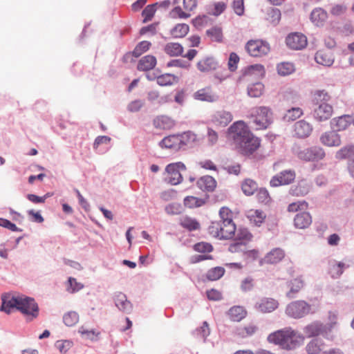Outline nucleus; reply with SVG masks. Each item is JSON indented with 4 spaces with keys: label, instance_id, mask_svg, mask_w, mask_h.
<instances>
[{
    "label": "nucleus",
    "instance_id": "obj_1",
    "mask_svg": "<svg viewBox=\"0 0 354 354\" xmlns=\"http://www.w3.org/2000/svg\"><path fill=\"white\" fill-rule=\"evenodd\" d=\"M329 96L324 91H317L313 99L315 107L311 114L315 120L318 122H323L328 120L333 113L331 105L326 103Z\"/></svg>",
    "mask_w": 354,
    "mask_h": 354
},
{
    "label": "nucleus",
    "instance_id": "obj_2",
    "mask_svg": "<svg viewBox=\"0 0 354 354\" xmlns=\"http://www.w3.org/2000/svg\"><path fill=\"white\" fill-rule=\"evenodd\" d=\"M234 140L240 153L244 156L252 154L260 146V140L255 137L249 130L239 133Z\"/></svg>",
    "mask_w": 354,
    "mask_h": 354
},
{
    "label": "nucleus",
    "instance_id": "obj_3",
    "mask_svg": "<svg viewBox=\"0 0 354 354\" xmlns=\"http://www.w3.org/2000/svg\"><path fill=\"white\" fill-rule=\"evenodd\" d=\"M315 313L312 306L304 300L292 301L286 308V314L293 319H301Z\"/></svg>",
    "mask_w": 354,
    "mask_h": 354
},
{
    "label": "nucleus",
    "instance_id": "obj_4",
    "mask_svg": "<svg viewBox=\"0 0 354 354\" xmlns=\"http://www.w3.org/2000/svg\"><path fill=\"white\" fill-rule=\"evenodd\" d=\"M17 310L27 317L29 320H32L38 317L39 307L33 297L21 295Z\"/></svg>",
    "mask_w": 354,
    "mask_h": 354
},
{
    "label": "nucleus",
    "instance_id": "obj_5",
    "mask_svg": "<svg viewBox=\"0 0 354 354\" xmlns=\"http://www.w3.org/2000/svg\"><path fill=\"white\" fill-rule=\"evenodd\" d=\"M295 153L299 159L305 162H318L323 160L326 156L324 149L319 146L298 147Z\"/></svg>",
    "mask_w": 354,
    "mask_h": 354
},
{
    "label": "nucleus",
    "instance_id": "obj_6",
    "mask_svg": "<svg viewBox=\"0 0 354 354\" xmlns=\"http://www.w3.org/2000/svg\"><path fill=\"white\" fill-rule=\"evenodd\" d=\"M336 324V322L331 321L330 323L324 324L321 322L315 321L306 326L304 328V333L308 337H317L322 335L328 338L330 333Z\"/></svg>",
    "mask_w": 354,
    "mask_h": 354
},
{
    "label": "nucleus",
    "instance_id": "obj_7",
    "mask_svg": "<svg viewBox=\"0 0 354 354\" xmlns=\"http://www.w3.org/2000/svg\"><path fill=\"white\" fill-rule=\"evenodd\" d=\"M245 49L252 57H261L270 52V45L263 40H250L245 44Z\"/></svg>",
    "mask_w": 354,
    "mask_h": 354
},
{
    "label": "nucleus",
    "instance_id": "obj_8",
    "mask_svg": "<svg viewBox=\"0 0 354 354\" xmlns=\"http://www.w3.org/2000/svg\"><path fill=\"white\" fill-rule=\"evenodd\" d=\"M186 166L182 162H176L168 164L165 167L166 172L171 176L169 183L173 185H176L183 182V178L180 171H185Z\"/></svg>",
    "mask_w": 354,
    "mask_h": 354
},
{
    "label": "nucleus",
    "instance_id": "obj_9",
    "mask_svg": "<svg viewBox=\"0 0 354 354\" xmlns=\"http://www.w3.org/2000/svg\"><path fill=\"white\" fill-rule=\"evenodd\" d=\"M286 44L292 50H301L307 46V38L302 33L292 32L286 37Z\"/></svg>",
    "mask_w": 354,
    "mask_h": 354
},
{
    "label": "nucleus",
    "instance_id": "obj_10",
    "mask_svg": "<svg viewBox=\"0 0 354 354\" xmlns=\"http://www.w3.org/2000/svg\"><path fill=\"white\" fill-rule=\"evenodd\" d=\"M295 178V173L292 170H284L279 174L274 176L270 181L271 187H277L278 186L290 184Z\"/></svg>",
    "mask_w": 354,
    "mask_h": 354
},
{
    "label": "nucleus",
    "instance_id": "obj_11",
    "mask_svg": "<svg viewBox=\"0 0 354 354\" xmlns=\"http://www.w3.org/2000/svg\"><path fill=\"white\" fill-rule=\"evenodd\" d=\"M19 295H13L10 293H3L1 295V306L0 310L10 314L12 309L17 310L19 305Z\"/></svg>",
    "mask_w": 354,
    "mask_h": 354
},
{
    "label": "nucleus",
    "instance_id": "obj_12",
    "mask_svg": "<svg viewBox=\"0 0 354 354\" xmlns=\"http://www.w3.org/2000/svg\"><path fill=\"white\" fill-rule=\"evenodd\" d=\"M304 341V337L293 330L288 329L285 338L283 349L290 351L299 346Z\"/></svg>",
    "mask_w": 354,
    "mask_h": 354
},
{
    "label": "nucleus",
    "instance_id": "obj_13",
    "mask_svg": "<svg viewBox=\"0 0 354 354\" xmlns=\"http://www.w3.org/2000/svg\"><path fill=\"white\" fill-rule=\"evenodd\" d=\"M113 301L118 310L124 313L129 314L133 310V305L127 299V295L122 292H115L113 295Z\"/></svg>",
    "mask_w": 354,
    "mask_h": 354
},
{
    "label": "nucleus",
    "instance_id": "obj_14",
    "mask_svg": "<svg viewBox=\"0 0 354 354\" xmlns=\"http://www.w3.org/2000/svg\"><path fill=\"white\" fill-rule=\"evenodd\" d=\"M294 136L298 138H306L313 131L312 125L304 120L297 121L294 124Z\"/></svg>",
    "mask_w": 354,
    "mask_h": 354
},
{
    "label": "nucleus",
    "instance_id": "obj_15",
    "mask_svg": "<svg viewBox=\"0 0 354 354\" xmlns=\"http://www.w3.org/2000/svg\"><path fill=\"white\" fill-rule=\"evenodd\" d=\"M320 142L327 147H339L341 143V138L336 131H326L320 137Z\"/></svg>",
    "mask_w": 354,
    "mask_h": 354
},
{
    "label": "nucleus",
    "instance_id": "obj_16",
    "mask_svg": "<svg viewBox=\"0 0 354 354\" xmlns=\"http://www.w3.org/2000/svg\"><path fill=\"white\" fill-rule=\"evenodd\" d=\"M232 120L230 112L226 111H216L212 116V122L216 127H225Z\"/></svg>",
    "mask_w": 354,
    "mask_h": 354
},
{
    "label": "nucleus",
    "instance_id": "obj_17",
    "mask_svg": "<svg viewBox=\"0 0 354 354\" xmlns=\"http://www.w3.org/2000/svg\"><path fill=\"white\" fill-rule=\"evenodd\" d=\"M217 182L211 176L206 175L201 176L196 181V186L203 192H212L215 190Z\"/></svg>",
    "mask_w": 354,
    "mask_h": 354
},
{
    "label": "nucleus",
    "instance_id": "obj_18",
    "mask_svg": "<svg viewBox=\"0 0 354 354\" xmlns=\"http://www.w3.org/2000/svg\"><path fill=\"white\" fill-rule=\"evenodd\" d=\"M279 303L272 298L263 297L257 303L256 308L261 313H268L278 308Z\"/></svg>",
    "mask_w": 354,
    "mask_h": 354
},
{
    "label": "nucleus",
    "instance_id": "obj_19",
    "mask_svg": "<svg viewBox=\"0 0 354 354\" xmlns=\"http://www.w3.org/2000/svg\"><path fill=\"white\" fill-rule=\"evenodd\" d=\"M312 223V216L309 212H298L294 218V225L296 228L306 229Z\"/></svg>",
    "mask_w": 354,
    "mask_h": 354
},
{
    "label": "nucleus",
    "instance_id": "obj_20",
    "mask_svg": "<svg viewBox=\"0 0 354 354\" xmlns=\"http://www.w3.org/2000/svg\"><path fill=\"white\" fill-rule=\"evenodd\" d=\"M351 116L349 115H343L338 118L332 119L330 121V126L333 130L337 132L346 129L348 126L351 124Z\"/></svg>",
    "mask_w": 354,
    "mask_h": 354
},
{
    "label": "nucleus",
    "instance_id": "obj_21",
    "mask_svg": "<svg viewBox=\"0 0 354 354\" xmlns=\"http://www.w3.org/2000/svg\"><path fill=\"white\" fill-rule=\"evenodd\" d=\"M310 189V185L306 180H301L297 185H292L289 191V194L295 196H304L306 195Z\"/></svg>",
    "mask_w": 354,
    "mask_h": 354
},
{
    "label": "nucleus",
    "instance_id": "obj_22",
    "mask_svg": "<svg viewBox=\"0 0 354 354\" xmlns=\"http://www.w3.org/2000/svg\"><path fill=\"white\" fill-rule=\"evenodd\" d=\"M194 97L195 100L208 102H214L218 99V95L213 93L210 88L199 89L194 93Z\"/></svg>",
    "mask_w": 354,
    "mask_h": 354
},
{
    "label": "nucleus",
    "instance_id": "obj_23",
    "mask_svg": "<svg viewBox=\"0 0 354 354\" xmlns=\"http://www.w3.org/2000/svg\"><path fill=\"white\" fill-rule=\"evenodd\" d=\"M337 160H347L348 162L354 161V145H347L339 149L335 155Z\"/></svg>",
    "mask_w": 354,
    "mask_h": 354
},
{
    "label": "nucleus",
    "instance_id": "obj_24",
    "mask_svg": "<svg viewBox=\"0 0 354 354\" xmlns=\"http://www.w3.org/2000/svg\"><path fill=\"white\" fill-rule=\"evenodd\" d=\"M218 63L213 57H207L197 63V68L201 72H209L216 70Z\"/></svg>",
    "mask_w": 354,
    "mask_h": 354
},
{
    "label": "nucleus",
    "instance_id": "obj_25",
    "mask_svg": "<svg viewBox=\"0 0 354 354\" xmlns=\"http://www.w3.org/2000/svg\"><path fill=\"white\" fill-rule=\"evenodd\" d=\"M209 198V194H205L204 198H197L193 196H188L184 198V205L188 208H196L205 205Z\"/></svg>",
    "mask_w": 354,
    "mask_h": 354
},
{
    "label": "nucleus",
    "instance_id": "obj_26",
    "mask_svg": "<svg viewBox=\"0 0 354 354\" xmlns=\"http://www.w3.org/2000/svg\"><path fill=\"white\" fill-rule=\"evenodd\" d=\"M157 63L155 56L148 55L142 57L138 62L137 68L140 71H148L153 69Z\"/></svg>",
    "mask_w": 354,
    "mask_h": 354
},
{
    "label": "nucleus",
    "instance_id": "obj_27",
    "mask_svg": "<svg viewBox=\"0 0 354 354\" xmlns=\"http://www.w3.org/2000/svg\"><path fill=\"white\" fill-rule=\"evenodd\" d=\"M227 315L232 322H241L247 315L246 310L241 306H234L229 309Z\"/></svg>",
    "mask_w": 354,
    "mask_h": 354
},
{
    "label": "nucleus",
    "instance_id": "obj_28",
    "mask_svg": "<svg viewBox=\"0 0 354 354\" xmlns=\"http://www.w3.org/2000/svg\"><path fill=\"white\" fill-rule=\"evenodd\" d=\"M285 256L284 251L279 248L272 250L266 254L264 261L268 264H275L281 261Z\"/></svg>",
    "mask_w": 354,
    "mask_h": 354
},
{
    "label": "nucleus",
    "instance_id": "obj_29",
    "mask_svg": "<svg viewBox=\"0 0 354 354\" xmlns=\"http://www.w3.org/2000/svg\"><path fill=\"white\" fill-rule=\"evenodd\" d=\"M288 329L278 330L274 333H270L268 336V341L270 343H273L275 345H279L282 348L284 345L285 338L286 336Z\"/></svg>",
    "mask_w": 354,
    "mask_h": 354
},
{
    "label": "nucleus",
    "instance_id": "obj_30",
    "mask_svg": "<svg viewBox=\"0 0 354 354\" xmlns=\"http://www.w3.org/2000/svg\"><path fill=\"white\" fill-rule=\"evenodd\" d=\"M179 139V137H178L176 135H170L169 136L165 137L162 140H161L158 145L161 148L179 150L180 149H178V142H182Z\"/></svg>",
    "mask_w": 354,
    "mask_h": 354
},
{
    "label": "nucleus",
    "instance_id": "obj_31",
    "mask_svg": "<svg viewBox=\"0 0 354 354\" xmlns=\"http://www.w3.org/2000/svg\"><path fill=\"white\" fill-rule=\"evenodd\" d=\"M327 18V12L321 8H315L310 13V19L316 26H322Z\"/></svg>",
    "mask_w": 354,
    "mask_h": 354
},
{
    "label": "nucleus",
    "instance_id": "obj_32",
    "mask_svg": "<svg viewBox=\"0 0 354 354\" xmlns=\"http://www.w3.org/2000/svg\"><path fill=\"white\" fill-rule=\"evenodd\" d=\"M287 285L290 288V290L286 293V296L292 299L294 297V295L299 292L303 288L304 281L301 277H297L288 281Z\"/></svg>",
    "mask_w": 354,
    "mask_h": 354
},
{
    "label": "nucleus",
    "instance_id": "obj_33",
    "mask_svg": "<svg viewBox=\"0 0 354 354\" xmlns=\"http://www.w3.org/2000/svg\"><path fill=\"white\" fill-rule=\"evenodd\" d=\"M324 346V341L319 337L313 338L306 346L308 354H319Z\"/></svg>",
    "mask_w": 354,
    "mask_h": 354
},
{
    "label": "nucleus",
    "instance_id": "obj_34",
    "mask_svg": "<svg viewBox=\"0 0 354 354\" xmlns=\"http://www.w3.org/2000/svg\"><path fill=\"white\" fill-rule=\"evenodd\" d=\"M241 73L243 77L252 75L262 76L265 73V68L264 66L260 64H252L242 69Z\"/></svg>",
    "mask_w": 354,
    "mask_h": 354
},
{
    "label": "nucleus",
    "instance_id": "obj_35",
    "mask_svg": "<svg viewBox=\"0 0 354 354\" xmlns=\"http://www.w3.org/2000/svg\"><path fill=\"white\" fill-rule=\"evenodd\" d=\"M164 50L170 57L182 56L184 48L179 43H168L165 45Z\"/></svg>",
    "mask_w": 354,
    "mask_h": 354
},
{
    "label": "nucleus",
    "instance_id": "obj_36",
    "mask_svg": "<svg viewBox=\"0 0 354 354\" xmlns=\"http://www.w3.org/2000/svg\"><path fill=\"white\" fill-rule=\"evenodd\" d=\"M259 186L256 181L250 178L245 179L241 184V189L246 196H252L258 190Z\"/></svg>",
    "mask_w": 354,
    "mask_h": 354
},
{
    "label": "nucleus",
    "instance_id": "obj_37",
    "mask_svg": "<svg viewBox=\"0 0 354 354\" xmlns=\"http://www.w3.org/2000/svg\"><path fill=\"white\" fill-rule=\"evenodd\" d=\"M315 59L318 64L325 66H330L334 62V59L330 53L323 51L317 52L315 56Z\"/></svg>",
    "mask_w": 354,
    "mask_h": 354
},
{
    "label": "nucleus",
    "instance_id": "obj_38",
    "mask_svg": "<svg viewBox=\"0 0 354 354\" xmlns=\"http://www.w3.org/2000/svg\"><path fill=\"white\" fill-rule=\"evenodd\" d=\"M153 124L156 129H166L173 127L174 121L167 116L161 115L156 118L153 120Z\"/></svg>",
    "mask_w": 354,
    "mask_h": 354
},
{
    "label": "nucleus",
    "instance_id": "obj_39",
    "mask_svg": "<svg viewBox=\"0 0 354 354\" xmlns=\"http://www.w3.org/2000/svg\"><path fill=\"white\" fill-rule=\"evenodd\" d=\"M222 228L223 230L221 231V235L220 236L221 240L231 239L235 236L236 228L234 221L230 224H222Z\"/></svg>",
    "mask_w": 354,
    "mask_h": 354
},
{
    "label": "nucleus",
    "instance_id": "obj_40",
    "mask_svg": "<svg viewBox=\"0 0 354 354\" xmlns=\"http://www.w3.org/2000/svg\"><path fill=\"white\" fill-rule=\"evenodd\" d=\"M225 270L221 266H216L209 269L205 274L206 279L208 281H216L220 279L225 274Z\"/></svg>",
    "mask_w": 354,
    "mask_h": 354
},
{
    "label": "nucleus",
    "instance_id": "obj_41",
    "mask_svg": "<svg viewBox=\"0 0 354 354\" xmlns=\"http://www.w3.org/2000/svg\"><path fill=\"white\" fill-rule=\"evenodd\" d=\"M179 81L178 77L171 73L161 74L158 77V84L161 86L172 85L174 82L177 83Z\"/></svg>",
    "mask_w": 354,
    "mask_h": 354
},
{
    "label": "nucleus",
    "instance_id": "obj_42",
    "mask_svg": "<svg viewBox=\"0 0 354 354\" xmlns=\"http://www.w3.org/2000/svg\"><path fill=\"white\" fill-rule=\"evenodd\" d=\"M189 31V26L186 24H178L171 30L170 33L174 38L184 37Z\"/></svg>",
    "mask_w": 354,
    "mask_h": 354
},
{
    "label": "nucleus",
    "instance_id": "obj_43",
    "mask_svg": "<svg viewBox=\"0 0 354 354\" xmlns=\"http://www.w3.org/2000/svg\"><path fill=\"white\" fill-rule=\"evenodd\" d=\"M263 88L264 85L260 82L251 84L248 86V95L251 97H259L262 95Z\"/></svg>",
    "mask_w": 354,
    "mask_h": 354
},
{
    "label": "nucleus",
    "instance_id": "obj_44",
    "mask_svg": "<svg viewBox=\"0 0 354 354\" xmlns=\"http://www.w3.org/2000/svg\"><path fill=\"white\" fill-rule=\"evenodd\" d=\"M277 73L281 76H287L295 71V65L291 62H281L277 66Z\"/></svg>",
    "mask_w": 354,
    "mask_h": 354
},
{
    "label": "nucleus",
    "instance_id": "obj_45",
    "mask_svg": "<svg viewBox=\"0 0 354 354\" xmlns=\"http://www.w3.org/2000/svg\"><path fill=\"white\" fill-rule=\"evenodd\" d=\"M158 2L147 5L142 11V15L144 17L142 20V23H147L153 19L156 11V6H158Z\"/></svg>",
    "mask_w": 354,
    "mask_h": 354
},
{
    "label": "nucleus",
    "instance_id": "obj_46",
    "mask_svg": "<svg viewBox=\"0 0 354 354\" xmlns=\"http://www.w3.org/2000/svg\"><path fill=\"white\" fill-rule=\"evenodd\" d=\"M66 290L69 293H75L84 288V285L80 282H77L76 279L72 277H69L66 283Z\"/></svg>",
    "mask_w": 354,
    "mask_h": 354
},
{
    "label": "nucleus",
    "instance_id": "obj_47",
    "mask_svg": "<svg viewBox=\"0 0 354 354\" xmlns=\"http://www.w3.org/2000/svg\"><path fill=\"white\" fill-rule=\"evenodd\" d=\"M180 225L185 229L192 232L200 228V223L195 218L186 216L180 223Z\"/></svg>",
    "mask_w": 354,
    "mask_h": 354
},
{
    "label": "nucleus",
    "instance_id": "obj_48",
    "mask_svg": "<svg viewBox=\"0 0 354 354\" xmlns=\"http://www.w3.org/2000/svg\"><path fill=\"white\" fill-rule=\"evenodd\" d=\"M151 46V43L149 41H142L139 42L132 51L134 57H139L142 54L147 52Z\"/></svg>",
    "mask_w": 354,
    "mask_h": 354
},
{
    "label": "nucleus",
    "instance_id": "obj_49",
    "mask_svg": "<svg viewBox=\"0 0 354 354\" xmlns=\"http://www.w3.org/2000/svg\"><path fill=\"white\" fill-rule=\"evenodd\" d=\"M302 114L303 111L300 108L292 107L286 111L283 118L286 122H292L299 118Z\"/></svg>",
    "mask_w": 354,
    "mask_h": 354
},
{
    "label": "nucleus",
    "instance_id": "obj_50",
    "mask_svg": "<svg viewBox=\"0 0 354 354\" xmlns=\"http://www.w3.org/2000/svg\"><path fill=\"white\" fill-rule=\"evenodd\" d=\"M281 13L279 9L271 8L268 10L267 19L274 26H277L281 19Z\"/></svg>",
    "mask_w": 354,
    "mask_h": 354
},
{
    "label": "nucleus",
    "instance_id": "obj_51",
    "mask_svg": "<svg viewBox=\"0 0 354 354\" xmlns=\"http://www.w3.org/2000/svg\"><path fill=\"white\" fill-rule=\"evenodd\" d=\"M248 130L247 126L243 121L239 120L234 122L229 128L228 132L230 133H234V137H238L239 133L245 132Z\"/></svg>",
    "mask_w": 354,
    "mask_h": 354
},
{
    "label": "nucleus",
    "instance_id": "obj_52",
    "mask_svg": "<svg viewBox=\"0 0 354 354\" xmlns=\"http://www.w3.org/2000/svg\"><path fill=\"white\" fill-rule=\"evenodd\" d=\"M221 224H230L233 222L232 212L227 207H222L219 210Z\"/></svg>",
    "mask_w": 354,
    "mask_h": 354
},
{
    "label": "nucleus",
    "instance_id": "obj_53",
    "mask_svg": "<svg viewBox=\"0 0 354 354\" xmlns=\"http://www.w3.org/2000/svg\"><path fill=\"white\" fill-rule=\"evenodd\" d=\"M79 320V315L75 311H70L63 316V322L67 326H73Z\"/></svg>",
    "mask_w": 354,
    "mask_h": 354
},
{
    "label": "nucleus",
    "instance_id": "obj_54",
    "mask_svg": "<svg viewBox=\"0 0 354 354\" xmlns=\"http://www.w3.org/2000/svg\"><path fill=\"white\" fill-rule=\"evenodd\" d=\"M179 137V140L183 142H178V149H181L183 147L187 145L190 141L194 142L195 140V134L191 131H187L183 133V134L176 135Z\"/></svg>",
    "mask_w": 354,
    "mask_h": 354
},
{
    "label": "nucleus",
    "instance_id": "obj_55",
    "mask_svg": "<svg viewBox=\"0 0 354 354\" xmlns=\"http://www.w3.org/2000/svg\"><path fill=\"white\" fill-rule=\"evenodd\" d=\"M206 35L216 42H221L223 39L222 29L218 26H214L206 30Z\"/></svg>",
    "mask_w": 354,
    "mask_h": 354
},
{
    "label": "nucleus",
    "instance_id": "obj_56",
    "mask_svg": "<svg viewBox=\"0 0 354 354\" xmlns=\"http://www.w3.org/2000/svg\"><path fill=\"white\" fill-rule=\"evenodd\" d=\"M346 265L343 262L334 261V264L330 265V273L333 278L339 277L344 272V268Z\"/></svg>",
    "mask_w": 354,
    "mask_h": 354
},
{
    "label": "nucleus",
    "instance_id": "obj_57",
    "mask_svg": "<svg viewBox=\"0 0 354 354\" xmlns=\"http://www.w3.org/2000/svg\"><path fill=\"white\" fill-rule=\"evenodd\" d=\"M194 334L198 337L203 338L205 342V339L210 334L208 323L206 321L203 322V325L199 328H197Z\"/></svg>",
    "mask_w": 354,
    "mask_h": 354
},
{
    "label": "nucleus",
    "instance_id": "obj_58",
    "mask_svg": "<svg viewBox=\"0 0 354 354\" xmlns=\"http://www.w3.org/2000/svg\"><path fill=\"white\" fill-rule=\"evenodd\" d=\"M245 248L246 243L244 241L234 240V241L230 245L228 250L232 253L241 252L243 254Z\"/></svg>",
    "mask_w": 354,
    "mask_h": 354
},
{
    "label": "nucleus",
    "instance_id": "obj_59",
    "mask_svg": "<svg viewBox=\"0 0 354 354\" xmlns=\"http://www.w3.org/2000/svg\"><path fill=\"white\" fill-rule=\"evenodd\" d=\"M193 248L200 253L211 252L214 250L212 244L206 242H198L194 245Z\"/></svg>",
    "mask_w": 354,
    "mask_h": 354
},
{
    "label": "nucleus",
    "instance_id": "obj_60",
    "mask_svg": "<svg viewBox=\"0 0 354 354\" xmlns=\"http://www.w3.org/2000/svg\"><path fill=\"white\" fill-rule=\"evenodd\" d=\"M73 342L71 340H57L55 342V347L62 353H66L72 346Z\"/></svg>",
    "mask_w": 354,
    "mask_h": 354
},
{
    "label": "nucleus",
    "instance_id": "obj_61",
    "mask_svg": "<svg viewBox=\"0 0 354 354\" xmlns=\"http://www.w3.org/2000/svg\"><path fill=\"white\" fill-rule=\"evenodd\" d=\"M250 216L257 226H260L266 218L263 212L259 209H256Z\"/></svg>",
    "mask_w": 354,
    "mask_h": 354
},
{
    "label": "nucleus",
    "instance_id": "obj_62",
    "mask_svg": "<svg viewBox=\"0 0 354 354\" xmlns=\"http://www.w3.org/2000/svg\"><path fill=\"white\" fill-rule=\"evenodd\" d=\"M222 230H223L222 228V224L219 222H213L212 225L208 227L209 233L213 236L218 238L219 239Z\"/></svg>",
    "mask_w": 354,
    "mask_h": 354
},
{
    "label": "nucleus",
    "instance_id": "obj_63",
    "mask_svg": "<svg viewBox=\"0 0 354 354\" xmlns=\"http://www.w3.org/2000/svg\"><path fill=\"white\" fill-rule=\"evenodd\" d=\"M240 60L239 55L234 53L232 52L229 55L228 59V68L231 72H234L237 69V65Z\"/></svg>",
    "mask_w": 354,
    "mask_h": 354
},
{
    "label": "nucleus",
    "instance_id": "obj_64",
    "mask_svg": "<svg viewBox=\"0 0 354 354\" xmlns=\"http://www.w3.org/2000/svg\"><path fill=\"white\" fill-rule=\"evenodd\" d=\"M183 207L180 203H174L165 207V212L168 214L177 215L182 212Z\"/></svg>",
    "mask_w": 354,
    "mask_h": 354
}]
</instances>
